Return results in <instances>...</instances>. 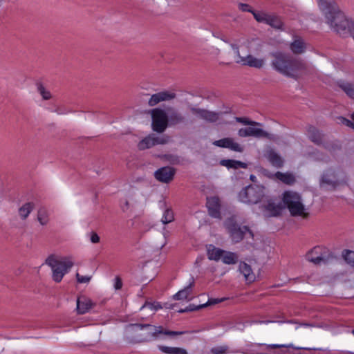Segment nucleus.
Returning a JSON list of instances; mask_svg holds the SVG:
<instances>
[{
	"mask_svg": "<svg viewBox=\"0 0 354 354\" xmlns=\"http://www.w3.org/2000/svg\"><path fill=\"white\" fill-rule=\"evenodd\" d=\"M54 112L57 113L59 115L65 114L66 112L62 111L59 108L56 109Z\"/></svg>",
	"mask_w": 354,
	"mask_h": 354,
	"instance_id": "obj_52",
	"label": "nucleus"
},
{
	"mask_svg": "<svg viewBox=\"0 0 354 354\" xmlns=\"http://www.w3.org/2000/svg\"><path fill=\"white\" fill-rule=\"evenodd\" d=\"M272 66L279 73L292 78H297L306 71V64L301 59H294L281 52L272 54Z\"/></svg>",
	"mask_w": 354,
	"mask_h": 354,
	"instance_id": "obj_3",
	"label": "nucleus"
},
{
	"mask_svg": "<svg viewBox=\"0 0 354 354\" xmlns=\"http://www.w3.org/2000/svg\"><path fill=\"white\" fill-rule=\"evenodd\" d=\"M239 272L243 275L247 283H251L256 280V274L250 265L245 262L241 261L239 265Z\"/></svg>",
	"mask_w": 354,
	"mask_h": 354,
	"instance_id": "obj_18",
	"label": "nucleus"
},
{
	"mask_svg": "<svg viewBox=\"0 0 354 354\" xmlns=\"http://www.w3.org/2000/svg\"><path fill=\"white\" fill-rule=\"evenodd\" d=\"M176 94L174 92L169 91H163L155 94H153L149 101L148 104L150 106H153L161 102L169 101L175 98Z\"/></svg>",
	"mask_w": 354,
	"mask_h": 354,
	"instance_id": "obj_16",
	"label": "nucleus"
},
{
	"mask_svg": "<svg viewBox=\"0 0 354 354\" xmlns=\"http://www.w3.org/2000/svg\"><path fill=\"white\" fill-rule=\"evenodd\" d=\"M283 205L286 208L290 214L294 217L307 218L309 216L308 208L304 205L302 197L297 192L288 190L282 194Z\"/></svg>",
	"mask_w": 354,
	"mask_h": 354,
	"instance_id": "obj_4",
	"label": "nucleus"
},
{
	"mask_svg": "<svg viewBox=\"0 0 354 354\" xmlns=\"http://www.w3.org/2000/svg\"><path fill=\"white\" fill-rule=\"evenodd\" d=\"M272 28L276 29H281L283 27V23L281 19L274 15H270L268 24Z\"/></svg>",
	"mask_w": 354,
	"mask_h": 354,
	"instance_id": "obj_38",
	"label": "nucleus"
},
{
	"mask_svg": "<svg viewBox=\"0 0 354 354\" xmlns=\"http://www.w3.org/2000/svg\"><path fill=\"white\" fill-rule=\"evenodd\" d=\"M191 111L201 119L206 120L209 122H214L219 119L220 114L216 112L210 111L208 110L192 107Z\"/></svg>",
	"mask_w": 354,
	"mask_h": 354,
	"instance_id": "obj_17",
	"label": "nucleus"
},
{
	"mask_svg": "<svg viewBox=\"0 0 354 354\" xmlns=\"http://www.w3.org/2000/svg\"><path fill=\"white\" fill-rule=\"evenodd\" d=\"M185 331H172L161 326L132 324L125 328V336L131 342H148L162 338V336H176L185 334Z\"/></svg>",
	"mask_w": 354,
	"mask_h": 354,
	"instance_id": "obj_2",
	"label": "nucleus"
},
{
	"mask_svg": "<svg viewBox=\"0 0 354 354\" xmlns=\"http://www.w3.org/2000/svg\"><path fill=\"white\" fill-rule=\"evenodd\" d=\"M37 221L41 225H46L49 221V215L46 209L41 207L37 212Z\"/></svg>",
	"mask_w": 354,
	"mask_h": 354,
	"instance_id": "obj_35",
	"label": "nucleus"
},
{
	"mask_svg": "<svg viewBox=\"0 0 354 354\" xmlns=\"http://www.w3.org/2000/svg\"><path fill=\"white\" fill-rule=\"evenodd\" d=\"M93 303L89 298L84 296L79 297L77 299V311L78 314L87 313L92 307Z\"/></svg>",
	"mask_w": 354,
	"mask_h": 354,
	"instance_id": "obj_21",
	"label": "nucleus"
},
{
	"mask_svg": "<svg viewBox=\"0 0 354 354\" xmlns=\"http://www.w3.org/2000/svg\"><path fill=\"white\" fill-rule=\"evenodd\" d=\"M312 156L315 160H322V161H325L326 160V157L324 156H323L322 154H321L318 151L313 152Z\"/></svg>",
	"mask_w": 354,
	"mask_h": 354,
	"instance_id": "obj_47",
	"label": "nucleus"
},
{
	"mask_svg": "<svg viewBox=\"0 0 354 354\" xmlns=\"http://www.w3.org/2000/svg\"><path fill=\"white\" fill-rule=\"evenodd\" d=\"M185 120V118L183 114L174 110H171L168 115V122L170 125H176L184 122Z\"/></svg>",
	"mask_w": 354,
	"mask_h": 354,
	"instance_id": "obj_26",
	"label": "nucleus"
},
{
	"mask_svg": "<svg viewBox=\"0 0 354 354\" xmlns=\"http://www.w3.org/2000/svg\"><path fill=\"white\" fill-rule=\"evenodd\" d=\"M149 308L152 311H157L159 309H161L162 308V306L160 305V303L158 302H153V303H151V302H146L141 308L140 309H143V308Z\"/></svg>",
	"mask_w": 354,
	"mask_h": 354,
	"instance_id": "obj_40",
	"label": "nucleus"
},
{
	"mask_svg": "<svg viewBox=\"0 0 354 354\" xmlns=\"http://www.w3.org/2000/svg\"><path fill=\"white\" fill-rule=\"evenodd\" d=\"M270 322H272L271 321H261V322H259V323L260 324H268V323H270Z\"/></svg>",
	"mask_w": 354,
	"mask_h": 354,
	"instance_id": "obj_53",
	"label": "nucleus"
},
{
	"mask_svg": "<svg viewBox=\"0 0 354 354\" xmlns=\"http://www.w3.org/2000/svg\"><path fill=\"white\" fill-rule=\"evenodd\" d=\"M239 256L236 252L224 250L221 259L222 262L227 265H234L238 262Z\"/></svg>",
	"mask_w": 354,
	"mask_h": 354,
	"instance_id": "obj_25",
	"label": "nucleus"
},
{
	"mask_svg": "<svg viewBox=\"0 0 354 354\" xmlns=\"http://www.w3.org/2000/svg\"><path fill=\"white\" fill-rule=\"evenodd\" d=\"M340 120H341L342 123L344 124V125H346L348 127H351L352 129H354V122H353L350 121L349 120L346 119L344 118H341Z\"/></svg>",
	"mask_w": 354,
	"mask_h": 354,
	"instance_id": "obj_49",
	"label": "nucleus"
},
{
	"mask_svg": "<svg viewBox=\"0 0 354 354\" xmlns=\"http://www.w3.org/2000/svg\"><path fill=\"white\" fill-rule=\"evenodd\" d=\"M167 142V138L158 137L153 134L149 135L138 144V147L140 150H145L151 148L156 145H163Z\"/></svg>",
	"mask_w": 354,
	"mask_h": 354,
	"instance_id": "obj_13",
	"label": "nucleus"
},
{
	"mask_svg": "<svg viewBox=\"0 0 354 354\" xmlns=\"http://www.w3.org/2000/svg\"><path fill=\"white\" fill-rule=\"evenodd\" d=\"M308 136L310 140L317 145H319L322 140L321 133L315 127H310L308 130Z\"/></svg>",
	"mask_w": 354,
	"mask_h": 354,
	"instance_id": "obj_29",
	"label": "nucleus"
},
{
	"mask_svg": "<svg viewBox=\"0 0 354 354\" xmlns=\"http://www.w3.org/2000/svg\"><path fill=\"white\" fill-rule=\"evenodd\" d=\"M238 6H239V8L243 12H251L252 15H253V12H256V11L253 10L252 9V8L248 4H246V3H239Z\"/></svg>",
	"mask_w": 354,
	"mask_h": 354,
	"instance_id": "obj_45",
	"label": "nucleus"
},
{
	"mask_svg": "<svg viewBox=\"0 0 354 354\" xmlns=\"http://www.w3.org/2000/svg\"><path fill=\"white\" fill-rule=\"evenodd\" d=\"M90 240L93 243H97L100 241V237L95 232H91Z\"/></svg>",
	"mask_w": 354,
	"mask_h": 354,
	"instance_id": "obj_50",
	"label": "nucleus"
},
{
	"mask_svg": "<svg viewBox=\"0 0 354 354\" xmlns=\"http://www.w3.org/2000/svg\"><path fill=\"white\" fill-rule=\"evenodd\" d=\"M271 14L261 11L253 12L254 19L259 23L268 24Z\"/></svg>",
	"mask_w": 354,
	"mask_h": 354,
	"instance_id": "obj_37",
	"label": "nucleus"
},
{
	"mask_svg": "<svg viewBox=\"0 0 354 354\" xmlns=\"http://www.w3.org/2000/svg\"><path fill=\"white\" fill-rule=\"evenodd\" d=\"M344 182H345V175L343 172L330 169L323 174L321 180V185L335 188Z\"/></svg>",
	"mask_w": 354,
	"mask_h": 354,
	"instance_id": "obj_12",
	"label": "nucleus"
},
{
	"mask_svg": "<svg viewBox=\"0 0 354 354\" xmlns=\"http://www.w3.org/2000/svg\"><path fill=\"white\" fill-rule=\"evenodd\" d=\"M174 221V214L173 210L167 207L163 212L162 218H161V222L162 224L166 225L168 223H170Z\"/></svg>",
	"mask_w": 354,
	"mask_h": 354,
	"instance_id": "obj_36",
	"label": "nucleus"
},
{
	"mask_svg": "<svg viewBox=\"0 0 354 354\" xmlns=\"http://www.w3.org/2000/svg\"><path fill=\"white\" fill-rule=\"evenodd\" d=\"M330 256V254L326 248L317 246L306 254V258L308 261L315 265H321L326 263L328 261Z\"/></svg>",
	"mask_w": 354,
	"mask_h": 354,
	"instance_id": "obj_10",
	"label": "nucleus"
},
{
	"mask_svg": "<svg viewBox=\"0 0 354 354\" xmlns=\"http://www.w3.org/2000/svg\"><path fill=\"white\" fill-rule=\"evenodd\" d=\"M235 120L243 125L252 126L253 124H259V122L252 121L248 118L236 117Z\"/></svg>",
	"mask_w": 354,
	"mask_h": 354,
	"instance_id": "obj_42",
	"label": "nucleus"
},
{
	"mask_svg": "<svg viewBox=\"0 0 354 354\" xmlns=\"http://www.w3.org/2000/svg\"><path fill=\"white\" fill-rule=\"evenodd\" d=\"M225 225L228 230L230 236L234 243H238L241 241L246 233H248L250 237L253 236L252 232L248 227H239L233 216L225 221Z\"/></svg>",
	"mask_w": 354,
	"mask_h": 354,
	"instance_id": "obj_7",
	"label": "nucleus"
},
{
	"mask_svg": "<svg viewBox=\"0 0 354 354\" xmlns=\"http://www.w3.org/2000/svg\"><path fill=\"white\" fill-rule=\"evenodd\" d=\"M275 176L277 179L283 182L286 185H292L295 182V177L292 173H282L280 171H277L275 174Z\"/></svg>",
	"mask_w": 354,
	"mask_h": 354,
	"instance_id": "obj_28",
	"label": "nucleus"
},
{
	"mask_svg": "<svg viewBox=\"0 0 354 354\" xmlns=\"http://www.w3.org/2000/svg\"><path fill=\"white\" fill-rule=\"evenodd\" d=\"M228 347L225 345L214 347L211 349L213 354H225L227 352Z\"/></svg>",
	"mask_w": 354,
	"mask_h": 354,
	"instance_id": "obj_43",
	"label": "nucleus"
},
{
	"mask_svg": "<svg viewBox=\"0 0 354 354\" xmlns=\"http://www.w3.org/2000/svg\"><path fill=\"white\" fill-rule=\"evenodd\" d=\"M37 91L44 100H49L53 98V94L50 90L46 88L41 83L37 84Z\"/></svg>",
	"mask_w": 354,
	"mask_h": 354,
	"instance_id": "obj_33",
	"label": "nucleus"
},
{
	"mask_svg": "<svg viewBox=\"0 0 354 354\" xmlns=\"http://www.w3.org/2000/svg\"><path fill=\"white\" fill-rule=\"evenodd\" d=\"M77 281L80 283H87L90 281L91 277L90 276H82L79 273L76 274Z\"/></svg>",
	"mask_w": 354,
	"mask_h": 354,
	"instance_id": "obj_44",
	"label": "nucleus"
},
{
	"mask_svg": "<svg viewBox=\"0 0 354 354\" xmlns=\"http://www.w3.org/2000/svg\"><path fill=\"white\" fill-rule=\"evenodd\" d=\"M167 160L171 164H177L179 162V158L173 155L166 156Z\"/></svg>",
	"mask_w": 354,
	"mask_h": 354,
	"instance_id": "obj_46",
	"label": "nucleus"
},
{
	"mask_svg": "<svg viewBox=\"0 0 354 354\" xmlns=\"http://www.w3.org/2000/svg\"><path fill=\"white\" fill-rule=\"evenodd\" d=\"M45 263L51 268L53 280L57 283L62 280L64 276L74 265L70 257H59L53 254L46 259Z\"/></svg>",
	"mask_w": 354,
	"mask_h": 354,
	"instance_id": "obj_5",
	"label": "nucleus"
},
{
	"mask_svg": "<svg viewBox=\"0 0 354 354\" xmlns=\"http://www.w3.org/2000/svg\"><path fill=\"white\" fill-rule=\"evenodd\" d=\"M175 174V169L170 167H163L154 173V176L157 180L163 183H168L171 181Z\"/></svg>",
	"mask_w": 354,
	"mask_h": 354,
	"instance_id": "obj_15",
	"label": "nucleus"
},
{
	"mask_svg": "<svg viewBox=\"0 0 354 354\" xmlns=\"http://www.w3.org/2000/svg\"><path fill=\"white\" fill-rule=\"evenodd\" d=\"M264 187L259 185H250L239 193L241 202L248 204H257L264 196Z\"/></svg>",
	"mask_w": 354,
	"mask_h": 354,
	"instance_id": "obj_6",
	"label": "nucleus"
},
{
	"mask_svg": "<svg viewBox=\"0 0 354 354\" xmlns=\"http://www.w3.org/2000/svg\"><path fill=\"white\" fill-rule=\"evenodd\" d=\"M290 50L295 54H301L304 53L306 50V45L303 40L300 38L295 39L290 44Z\"/></svg>",
	"mask_w": 354,
	"mask_h": 354,
	"instance_id": "obj_27",
	"label": "nucleus"
},
{
	"mask_svg": "<svg viewBox=\"0 0 354 354\" xmlns=\"http://www.w3.org/2000/svg\"><path fill=\"white\" fill-rule=\"evenodd\" d=\"M344 260L351 266L354 267V252L348 250L343 254Z\"/></svg>",
	"mask_w": 354,
	"mask_h": 354,
	"instance_id": "obj_41",
	"label": "nucleus"
},
{
	"mask_svg": "<svg viewBox=\"0 0 354 354\" xmlns=\"http://www.w3.org/2000/svg\"><path fill=\"white\" fill-rule=\"evenodd\" d=\"M224 250L216 248L214 245L207 246V258L211 261H219L221 260Z\"/></svg>",
	"mask_w": 354,
	"mask_h": 354,
	"instance_id": "obj_22",
	"label": "nucleus"
},
{
	"mask_svg": "<svg viewBox=\"0 0 354 354\" xmlns=\"http://www.w3.org/2000/svg\"><path fill=\"white\" fill-rule=\"evenodd\" d=\"M213 145L218 147L227 148L233 151L240 153L243 152L244 149V147L242 145L236 142L232 138H225L216 140L213 142Z\"/></svg>",
	"mask_w": 354,
	"mask_h": 354,
	"instance_id": "obj_14",
	"label": "nucleus"
},
{
	"mask_svg": "<svg viewBox=\"0 0 354 354\" xmlns=\"http://www.w3.org/2000/svg\"><path fill=\"white\" fill-rule=\"evenodd\" d=\"M158 348L161 352L165 354H188L185 348L179 347L159 346Z\"/></svg>",
	"mask_w": 354,
	"mask_h": 354,
	"instance_id": "obj_30",
	"label": "nucleus"
},
{
	"mask_svg": "<svg viewBox=\"0 0 354 354\" xmlns=\"http://www.w3.org/2000/svg\"><path fill=\"white\" fill-rule=\"evenodd\" d=\"M212 53L215 55V56H218L219 54H220V50L217 48H214L213 49V52Z\"/></svg>",
	"mask_w": 354,
	"mask_h": 354,
	"instance_id": "obj_51",
	"label": "nucleus"
},
{
	"mask_svg": "<svg viewBox=\"0 0 354 354\" xmlns=\"http://www.w3.org/2000/svg\"><path fill=\"white\" fill-rule=\"evenodd\" d=\"M34 209L32 203H26L19 209V214L22 219H26Z\"/></svg>",
	"mask_w": 354,
	"mask_h": 354,
	"instance_id": "obj_34",
	"label": "nucleus"
},
{
	"mask_svg": "<svg viewBox=\"0 0 354 354\" xmlns=\"http://www.w3.org/2000/svg\"><path fill=\"white\" fill-rule=\"evenodd\" d=\"M230 46L236 54L237 58L236 62L244 66L253 67L255 68H261L265 64V59L263 58H257L252 55H248L243 57L240 55L239 47L234 44H230Z\"/></svg>",
	"mask_w": 354,
	"mask_h": 354,
	"instance_id": "obj_9",
	"label": "nucleus"
},
{
	"mask_svg": "<svg viewBox=\"0 0 354 354\" xmlns=\"http://www.w3.org/2000/svg\"><path fill=\"white\" fill-rule=\"evenodd\" d=\"M221 165L225 166L227 168H246L247 164L239 160H222L221 161Z\"/></svg>",
	"mask_w": 354,
	"mask_h": 354,
	"instance_id": "obj_32",
	"label": "nucleus"
},
{
	"mask_svg": "<svg viewBox=\"0 0 354 354\" xmlns=\"http://www.w3.org/2000/svg\"><path fill=\"white\" fill-rule=\"evenodd\" d=\"M318 6L325 17L330 29L342 37L354 32V20L342 12L335 0H317Z\"/></svg>",
	"mask_w": 354,
	"mask_h": 354,
	"instance_id": "obj_1",
	"label": "nucleus"
},
{
	"mask_svg": "<svg viewBox=\"0 0 354 354\" xmlns=\"http://www.w3.org/2000/svg\"><path fill=\"white\" fill-rule=\"evenodd\" d=\"M250 179H251L252 181H254V180H255V179H256L255 176H254V175H251V176H250Z\"/></svg>",
	"mask_w": 354,
	"mask_h": 354,
	"instance_id": "obj_54",
	"label": "nucleus"
},
{
	"mask_svg": "<svg viewBox=\"0 0 354 354\" xmlns=\"http://www.w3.org/2000/svg\"><path fill=\"white\" fill-rule=\"evenodd\" d=\"M261 126L262 124L259 122V124L241 128L238 131V135L242 138L254 137L256 138H267L270 140H275V136L263 129Z\"/></svg>",
	"mask_w": 354,
	"mask_h": 354,
	"instance_id": "obj_8",
	"label": "nucleus"
},
{
	"mask_svg": "<svg viewBox=\"0 0 354 354\" xmlns=\"http://www.w3.org/2000/svg\"><path fill=\"white\" fill-rule=\"evenodd\" d=\"M351 118L354 120V112L351 114Z\"/></svg>",
	"mask_w": 354,
	"mask_h": 354,
	"instance_id": "obj_55",
	"label": "nucleus"
},
{
	"mask_svg": "<svg viewBox=\"0 0 354 354\" xmlns=\"http://www.w3.org/2000/svg\"><path fill=\"white\" fill-rule=\"evenodd\" d=\"M152 118V127L153 131L162 133L167 127L168 117L164 110L154 109L151 111Z\"/></svg>",
	"mask_w": 354,
	"mask_h": 354,
	"instance_id": "obj_11",
	"label": "nucleus"
},
{
	"mask_svg": "<svg viewBox=\"0 0 354 354\" xmlns=\"http://www.w3.org/2000/svg\"><path fill=\"white\" fill-rule=\"evenodd\" d=\"M225 300V298L222 299H209L207 302H206L204 304L199 305V306H194V305H189L187 306L185 309L179 310V313H184V312H188V311H193L199 310L201 308H205L207 306L214 305L218 304L220 302H222Z\"/></svg>",
	"mask_w": 354,
	"mask_h": 354,
	"instance_id": "obj_23",
	"label": "nucleus"
},
{
	"mask_svg": "<svg viewBox=\"0 0 354 354\" xmlns=\"http://www.w3.org/2000/svg\"><path fill=\"white\" fill-rule=\"evenodd\" d=\"M351 333L354 335V329L352 330Z\"/></svg>",
	"mask_w": 354,
	"mask_h": 354,
	"instance_id": "obj_56",
	"label": "nucleus"
},
{
	"mask_svg": "<svg viewBox=\"0 0 354 354\" xmlns=\"http://www.w3.org/2000/svg\"><path fill=\"white\" fill-rule=\"evenodd\" d=\"M342 90L351 97L354 99V86L348 83H342L340 84Z\"/></svg>",
	"mask_w": 354,
	"mask_h": 354,
	"instance_id": "obj_39",
	"label": "nucleus"
},
{
	"mask_svg": "<svg viewBox=\"0 0 354 354\" xmlns=\"http://www.w3.org/2000/svg\"><path fill=\"white\" fill-rule=\"evenodd\" d=\"M269 162L276 167H281L283 164L281 157L273 150H268L266 155Z\"/></svg>",
	"mask_w": 354,
	"mask_h": 354,
	"instance_id": "obj_24",
	"label": "nucleus"
},
{
	"mask_svg": "<svg viewBox=\"0 0 354 354\" xmlns=\"http://www.w3.org/2000/svg\"><path fill=\"white\" fill-rule=\"evenodd\" d=\"M194 281L191 282L184 289L179 290L176 294L174 295V298L176 300H183L188 299L189 296L191 295L192 287Z\"/></svg>",
	"mask_w": 354,
	"mask_h": 354,
	"instance_id": "obj_31",
	"label": "nucleus"
},
{
	"mask_svg": "<svg viewBox=\"0 0 354 354\" xmlns=\"http://www.w3.org/2000/svg\"><path fill=\"white\" fill-rule=\"evenodd\" d=\"M122 287V282L120 277H116L114 279V288L115 290H120Z\"/></svg>",
	"mask_w": 354,
	"mask_h": 354,
	"instance_id": "obj_48",
	"label": "nucleus"
},
{
	"mask_svg": "<svg viewBox=\"0 0 354 354\" xmlns=\"http://www.w3.org/2000/svg\"><path fill=\"white\" fill-rule=\"evenodd\" d=\"M207 207L208 208L209 214L214 218L220 216V203L218 197L213 196L207 198Z\"/></svg>",
	"mask_w": 354,
	"mask_h": 354,
	"instance_id": "obj_19",
	"label": "nucleus"
},
{
	"mask_svg": "<svg viewBox=\"0 0 354 354\" xmlns=\"http://www.w3.org/2000/svg\"><path fill=\"white\" fill-rule=\"evenodd\" d=\"M281 205L270 200L264 207L263 214L266 217L277 216L281 214Z\"/></svg>",
	"mask_w": 354,
	"mask_h": 354,
	"instance_id": "obj_20",
	"label": "nucleus"
}]
</instances>
